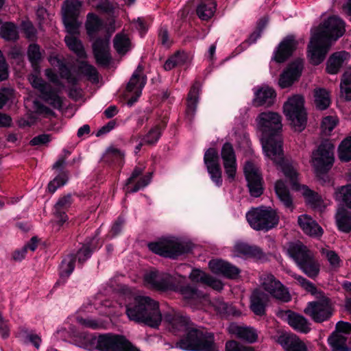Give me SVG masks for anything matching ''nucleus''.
Instances as JSON below:
<instances>
[{
	"mask_svg": "<svg viewBox=\"0 0 351 351\" xmlns=\"http://www.w3.org/2000/svg\"><path fill=\"white\" fill-rule=\"evenodd\" d=\"M256 123L257 129L262 133L261 143L265 156L281 169L294 190L301 191L308 204L322 210L327 204L324 203L322 197L306 186L299 184L295 165L284 158L282 141L279 134L282 129L280 114L271 111L262 112L256 119Z\"/></svg>",
	"mask_w": 351,
	"mask_h": 351,
	"instance_id": "1",
	"label": "nucleus"
},
{
	"mask_svg": "<svg viewBox=\"0 0 351 351\" xmlns=\"http://www.w3.org/2000/svg\"><path fill=\"white\" fill-rule=\"evenodd\" d=\"M344 32V22L337 16L329 17L313 32L308 51L311 62L314 65L322 62L331 45L330 40H337Z\"/></svg>",
	"mask_w": 351,
	"mask_h": 351,
	"instance_id": "2",
	"label": "nucleus"
},
{
	"mask_svg": "<svg viewBox=\"0 0 351 351\" xmlns=\"http://www.w3.org/2000/svg\"><path fill=\"white\" fill-rule=\"evenodd\" d=\"M184 280V276H173L157 270L149 271L144 276V282L147 287L160 291L176 290L180 293L186 302L194 300L200 301L205 298L206 295L198 291L195 287L180 285V283Z\"/></svg>",
	"mask_w": 351,
	"mask_h": 351,
	"instance_id": "3",
	"label": "nucleus"
},
{
	"mask_svg": "<svg viewBox=\"0 0 351 351\" xmlns=\"http://www.w3.org/2000/svg\"><path fill=\"white\" fill-rule=\"evenodd\" d=\"M126 315L130 320L144 323L152 327H157L160 324L162 315L158 304L144 295H136L126 306Z\"/></svg>",
	"mask_w": 351,
	"mask_h": 351,
	"instance_id": "4",
	"label": "nucleus"
},
{
	"mask_svg": "<svg viewBox=\"0 0 351 351\" xmlns=\"http://www.w3.org/2000/svg\"><path fill=\"white\" fill-rule=\"evenodd\" d=\"M27 56L35 73H32L28 77V80L32 86L37 89L41 98L55 108H60L62 106V98L43 79L38 76L39 73L38 63L42 59V53L40 47L36 44H31L27 50Z\"/></svg>",
	"mask_w": 351,
	"mask_h": 351,
	"instance_id": "5",
	"label": "nucleus"
},
{
	"mask_svg": "<svg viewBox=\"0 0 351 351\" xmlns=\"http://www.w3.org/2000/svg\"><path fill=\"white\" fill-rule=\"evenodd\" d=\"M177 347L187 351H218L212 332L192 328L177 343Z\"/></svg>",
	"mask_w": 351,
	"mask_h": 351,
	"instance_id": "6",
	"label": "nucleus"
},
{
	"mask_svg": "<svg viewBox=\"0 0 351 351\" xmlns=\"http://www.w3.org/2000/svg\"><path fill=\"white\" fill-rule=\"evenodd\" d=\"M287 254L308 277L313 278L318 275L319 263L314 258L313 253L300 241L289 243Z\"/></svg>",
	"mask_w": 351,
	"mask_h": 351,
	"instance_id": "7",
	"label": "nucleus"
},
{
	"mask_svg": "<svg viewBox=\"0 0 351 351\" xmlns=\"http://www.w3.org/2000/svg\"><path fill=\"white\" fill-rule=\"evenodd\" d=\"M284 114L295 131H302L307 121L304 98L300 95L289 97L283 106Z\"/></svg>",
	"mask_w": 351,
	"mask_h": 351,
	"instance_id": "8",
	"label": "nucleus"
},
{
	"mask_svg": "<svg viewBox=\"0 0 351 351\" xmlns=\"http://www.w3.org/2000/svg\"><path fill=\"white\" fill-rule=\"evenodd\" d=\"M246 219L256 230H268L276 226L279 221L276 211L265 207L252 208L246 213Z\"/></svg>",
	"mask_w": 351,
	"mask_h": 351,
	"instance_id": "9",
	"label": "nucleus"
},
{
	"mask_svg": "<svg viewBox=\"0 0 351 351\" xmlns=\"http://www.w3.org/2000/svg\"><path fill=\"white\" fill-rule=\"evenodd\" d=\"M121 26L114 19L109 21L105 25V36L103 38H98L93 43V49L97 63L102 65H107L110 60L109 53V42L111 35Z\"/></svg>",
	"mask_w": 351,
	"mask_h": 351,
	"instance_id": "10",
	"label": "nucleus"
},
{
	"mask_svg": "<svg viewBox=\"0 0 351 351\" xmlns=\"http://www.w3.org/2000/svg\"><path fill=\"white\" fill-rule=\"evenodd\" d=\"M334 149V145L326 141L313 152L311 162L317 173L326 172L330 169L335 159Z\"/></svg>",
	"mask_w": 351,
	"mask_h": 351,
	"instance_id": "11",
	"label": "nucleus"
},
{
	"mask_svg": "<svg viewBox=\"0 0 351 351\" xmlns=\"http://www.w3.org/2000/svg\"><path fill=\"white\" fill-rule=\"evenodd\" d=\"M97 348L101 351H140L124 337L107 334L96 339Z\"/></svg>",
	"mask_w": 351,
	"mask_h": 351,
	"instance_id": "12",
	"label": "nucleus"
},
{
	"mask_svg": "<svg viewBox=\"0 0 351 351\" xmlns=\"http://www.w3.org/2000/svg\"><path fill=\"white\" fill-rule=\"evenodd\" d=\"M148 247L154 253L170 258H175L186 251L184 245L175 238L162 239L157 242L149 243Z\"/></svg>",
	"mask_w": 351,
	"mask_h": 351,
	"instance_id": "13",
	"label": "nucleus"
},
{
	"mask_svg": "<svg viewBox=\"0 0 351 351\" xmlns=\"http://www.w3.org/2000/svg\"><path fill=\"white\" fill-rule=\"evenodd\" d=\"M82 8L80 0H66L62 7L63 21L66 31L71 33L77 32L80 23L77 21Z\"/></svg>",
	"mask_w": 351,
	"mask_h": 351,
	"instance_id": "14",
	"label": "nucleus"
},
{
	"mask_svg": "<svg viewBox=\"0 0 351 351\" xmlns=\"http://www.w3.org/2000/svg\"><path fill=\"white\" fill-rule=\"evenodd\" d=\"M261 287L272 297L282 302H289L291 295L287 288L271 274H263L260 277Z\"/></svg>",
	"mask_w": 351,
	"mask_h": 351,
	"instance_id": "15",
	"label": "nucleus"
},
{
	"mask_svg": "<svg viewBox=\"0 0 351 351\" xmlns=\"http://www.w3.org/2000/svg\"><path fill=\"white\" fill-rule=\"evenodd\" d=\"M143 66L138 65L133 73L126 87L125 97H128V105L132 106L141 96L146 84V77L143 73Z\"/></svg>",
	"mask_w": 351,
	"mask_h": 351,
	"instance_id": "16",
	"label": "nucleus"
},
{
	"mask_svg": "<svg viewBox=\"0 0 351 351\" xmlns=\"http://www.w3.org/2000/svg\"><path fill=\"white\" fill-rule=\"evenodd\" d=\"M243 171L251 195L259 197L263 193L262 177L259 167L252 161H247Z\"/></svg>",
	"mask_w": 351,
	"mask_h": 351,
	"instance_id": "17",
	"label": "nucleus"
},
{
	"mask_svg": "<svg viewBox=\"0 0 351 351\" xmlns=\"http://www.w3.org/2000/svg\"><path fill=\"white\" fill-rule=\"evenodd\" d=\"M304 311L316 322H322L332 315L330 301L326 298L309 302Z\"/></svg>",
	"mask_w": 351,
	"mask_h": 351,
	"instance_id": "18",
	"label": "nucleus"
},
{
	"mask_svg": "<svg viewBox=\"0 0 351 351\" xmlns=\"http://www.w3.org/2000/svg\"><path fill=\"white\" fill-rule=\"evenodd\" d=\"M221 156L228 180L232 182L237 174V162L234 150L230 143H226L223 145Z\"/></svg>",
	"mask_w": 351,
	"mask_h": 351,
	"instance_id": "19",
	"label": "nucleus"
},
{
	"mask_svg": "<svg viewBox=\"0 0 351 351\" xmlns=\"http://www.w3.org/2000/svg\"><path fill=\"white\" fill-rule=\"evenodd\" d=\"M204 160L212 181L216 186H221V171L218 162V153L217 150L214 148H209L205 152Z\"/></svg>",
	"mask_w": 351,
	"mask_h": 351,
	"instance_id": "20",
	"label": "nucleus"
},
{
	"mask_svg": "<svg viewBox=\"0 0 351 351\" xmlns=\"http://www.w3.org/2000/svg\"><path fill=\"white\" fill-rule=\"evenodd\" d=\"M198 291L201 292L202 293L206 295L205 298H204L202 300L198 301V300H193V301H186V302L191 305V306H197L199 304H202L204 305L207 304H210L215 308V310L219 313L220 315L223 316H228V315H234L237 316L239 315V313L235 309L234 306L232 305H228L227 303H225L221 299H215L213 302H211L208 296V294L206 293H204L195 287Z\"/></svg>",
	"mask_w": 351,
	"mask_h": 351,
	"instance_id": "21",
	"label": "nucleus"
},
{
	"mask_svg": "<svg viewBox=\"0 0 351 351\" xmlns=\"http://www.w3.org/2000/svg\"><path fill=\"white\" fill-rule=\"evenodd\" d=\"M302 69V60L298 59L291 62L281 74L278 82L279 86L284 88L292 85L300 77Z\"/></svg>",
	"mask_w": 351,
	"mask_h": 351,
	"instance_id": "22",
	"label": "nucleus"
},
{
	"mask_svg": "<svg viewBox=\"0 0 351 351\" xmlns=\"http://www.w3.org/2000/svg\"><path fill=\"white\" fill-rule=\"evenodd\" d=\"M88 36L94 42L98 38H103L105 36V25L101 19L94 13H88L85 23Z\"/></svg>",
	"mask_w": 351,
	"mask_h": 351,
	"instance_id": "23",
	"label": "nucleus"
},
{
	"mask_svg": "<svg viewBox=\"0 0 351 351\" xmlns=\"http://www.w3.org/2000/svg\"><path fill=\"white\" fill-rule=\"evenodd\" d=\"M254 98L253 99V104L255 106H271L276 97L274 90L267 86H257L254 88Z\"/></svg>",
	"mask_w": 351,
	"mask_h": 351,
	"instance_id": "24",
	"label": "nucleus"
},
{
	"mask_svg": "<svg viewBox=\"0 0 351 351\" xmlns=\"http://www.w3.org/2000/svg\"><path fill=\"white\" fill-rule=\"evenodd\" d=\"M208 265L213 272L221 274L229 278H234L240 273V270L237 267L222 260H212L209 262Z\"/></svg>",
	"mask_w": 351,
	"mask_h": 351,
	"instance_id": "25",
	"label": "nucleus"
},
{
	"mask_svg": "<svg viewBox=\"0 0 351 351\" xmlns=\"http://www.w3.org/2000/svg\"><path fill=\"white\" fill-rule=\"evenodd\" d=\"M350 58L348 52L341 51L332 53L328 58L326 63V71L329 74H337L340 69L348 63Z\"/></svg>",
	"mask_w": 351,
	"mask_h": 351,
	"instance_id": "26",
	"label": "nucleus"
},
{
	"mask_svg": "<svg viewBox=\"0 0 351 351\" xmlns=\"http://www.w3.org/2000/svg\"><path fill=\"white\" fill-rule=\"evenodd\" d=\"M297 43L293 36L284 39L274 53V60L277 62H282L288 58L295 50Z\"/></svg>",
	"mask_w": 351,
	"mask_h": 351,
	"instance_id": "27",
	"label": "nucleus"
},
{
	"mask_svg": "<svg viewBox=\"0 0 351 351\" xmlns=\"http://www.w3.org/2000/svg\"><path fill=\"white\" fill-rule=\"evenodd\" d=\"M285 314L289 325L297 332L308 333L311 330V324L304 316L291 311Z\"/></svg>",
	"mask_w": 351,
	"mask_h": 351,
	"instance_id": "28",
	"label": "nucleus"
},
{
	"mask_svg": "<svg viewBox=\"0 0 351 351\" xmlns=\"http://www.w3.org/2000/svg\"><path fill=\"white\" fill-rule=\"evenodd\" d=\"M298 224L304 233L311 237H319L323 234L320 226L308 215H302L298 217Z\"/></svg>",
	"mask_w": 351,
	"mask_h": 351,
	"instance_id": "29",
	"label": "nucleus"
},
{
	"mask_svg": "<svg viewBox=\"0 0 351 351\" xmlns=\"http://www.w3.org/2000/svg\"><path fill=\"white\" fill-rule=\"evenodd\" d=\"M143 171V169L141 167H135L132 173L131 176L127 180L125 191L127 193H136L139 190L143 189L149 184L152 179V174L144 176L136 183L134 187L131 188L130 184H132L134 180L138 177Z\"/></svg>",
	"mask_w": 351,
	"mask_h": 351,
	"instance_id": "30",
	"label": "nucleus"
},
{
	"mask_svg": "<svg viewBox=\"0 0 351 351\" xmlns=\"http://www.w3.org/2000/svg\"><path fill=\"white\" fill-rule=\"evenodd\" d=\"M189 278L192 282L204 283L217 291H220L223 289V284L219 280L206 274L199 269H193L190 273Z\"/></svg>",
	"mask_w": 351,
	"mask_h": 351,
	"instance_id": "31",
	"label": "nucleus"
},
{
	"mask_svg": "<svg viewBox=\"0 0 351 351\" xmlns=\"http://www.w3.org/2000/svg\"><path fill=\"white\" fill-rule=\"evenodd\" d=\"M228 331L230 333L236 335L238 338L249 343H254L257 340V332L251 327L232 324L228 327Z\"/></svg>",
	"mask_w": 351,
	"mask_h": 351,
	"instance_id": "32",
	"label": "nucleus"
},
{
	"mask_svg": "<svg viewBox=\"0 0 351 351\" xmlns=\"http://www.w3.org/2000/svg\"><path fill=\"white\" fill-rule=\"evenodd\" d=\"M165 319L169 322L171 326V330L174 332L184 331L186 334L189 330L193 328L189 326L188 318L178 314H168L165 317Z\"/></svg>",
	"mask_w": 351,
	"mask_h": 351,
	"instance_id": "33",
	"label": "nucleus"
},
{
	"mask_svg": "<svg viewBox=\"0 0 351 351\" xmlns=\"http://www.w3.org/2000/svg\"><path fill=\"white\" fill-rule=\"evenodd\" d=\"M234 252L237 256H246L256 259L263 256V252L256 246H251L243 242H237L234 246Z\"/></svg>",
	"mask_w": 351,
	"mask_h": 351,
	"instance_id": "34",
	"label": "nucleus"
},
{
	"mask_svg": "<svg viewBox=\"0 0 351 351\" xmlns=\"http://www.w3.org/2000/svg\"><path fill=\"white\" fill-rule=\"evenodd\" d=\"M275 191L283 206L292 211L293 210V199L282 180L276 182Z\"/></svg>",
	"mask_w": 351,
	"mask_h": 351,
	"instance_id": "35",
	"label": "nucleus"
},
{
	"mask_svg": "<svg viewBox=\"0 0 351 351\" xmlns=\"http://www.w3.org/2000/svg\"><path fill=\"white\" fill-rule=\"evenodd\" d=\"M267 302V296L261 291L256 290L251 296L250 308L252 311L258 315H263L265 313V304Z\"/></svg>",
	"mask_w": 351,
	"mask_h": 351,
	"instance_id": "36",
	"label": "nucleus"
},
{
	"mask_svg": "<svg viewBox=\"0 0 351 351\" xmlns=\"http://www.w3.org/2000/svg\"><path fill=\"white\" fill-rule=\"evenodd\" d=\"M68 32V35L65 36L64 40L67 47L70 50L73 51L79 58H84L86 53L81 41L77 38L76 35L79 34L77 32L71 33Z\"/></svg>",
	"mask_w": 351,
	"mask_h": 351,
	"instance_id": "37",
	"label": "nucleus"
},
{
	"mask_svg": "<svg viewBox=\"0 0 351 351\" xmlns=\"http://www.w3.org/2000/svg\"><path fill=\"white\" fill-rule=\"evenodd\" d=\"M215 9L216 3L213 0H205L199 4L196 12L200 19L206 21L213 16Z\"/></svg>",
	"mask_w": 351,
	"mask_h": 351,
	"instance_id": "38",
	"label": "nucleus"
},
{
	"mask_svg": "<svg viewBox=\"0 0 351 351\" xmlns=\"http://www.w3.org/2000/svg\"><path fill=\"white\" fill-rule=\"evenodd\" d=\"M200 86H201L199 82H195L189 93L186 108V114L188 116L192 117L196 110Z\"/></svg>",
	"mask_w": 351,
	"mask_h": 351,
	"instance_id": "39",
	"label": "nucleus"
},
{
	"mask_svg": "<svg viewBox=\"0 0 351 351\" xmlns=\"http://www.w3.org/2000/svg\"><path fill=\"white\" fill-rule=\"evenodd\" d=\"M336 223L339 230L344 232L351 231V213L344 210H339L335 216Z\"/></svg>",
	"mask_w": 351,
	"mask_h": 351,
	"instance_id": "40",
	"label": "nucleus"
},
{
	"mask_svg": "<svg viewBox=\"0 0 351 351\" xmlns=\"http://www.w3.org/2000/svg\"><path fill=\"white\" fill-rule=\"evenodd\" d=\"M340 96L346 101L351 100V67H349L342 75Z\"/></svg>",
	"mask_w": 351,
	"mask_h": 351,
	"instance_id": "41",
	"label": "nucleus"
},
{
	"mask_svg": "<svg viewBox=\"0 0 351 351\" xmlns=\"http://www.w3.org/2000/svg\"><path fill=\"white\" fill-rule=\"evenodd\" d=\"M315 103L316 107L319 110L326 109L330 104V96L329 92L324 88H317L315 90Z\"/></svg>",
	"mask_w": 351,
	"mask_h": 351,
	"instance_id": "42",
	"label": "nucleus"
},
{
	"mask_svg": "<svg viewBox=\"0 0 351 351\" xmlns=\"http://www.w3.org/2000/svg\"><path fill=\"white\" fill-rule=\"evenodd\" d=\"M189 60L190 57L188 53L185 52H178L166 60L164 64V69L166 71H170L176 66L184 64Z\"/></svg>",
	"mask_w": 351,
	"mask_h": 351,
	"instance_id": "43",
	"label": "nucleus"
},
{
	"mask_svg": "<svg viewBox=\"0 0 351 351\" xmlns=\"http://www.w3.org/2000/svg\"><path fill=\"white\" fill-rule=\"evenodd\" d=\"M346 340V336L343 334H339L335 331L328 339V343L333 351L347 350Z\"/></svg>",
	"mask_w": 351,
	"mask_h": 351,
	"instance_id": "44",
	"label": "nucleus"
},
{
	"mask_svg": "<svg viewBox=\"0 0 351 351\" xmlns=\"http://www.w3.org/2000/svg\"><path fill=\"white\" fill-rule=\"evenodd\" d=\"M114 47L119 54H125L131 49L130 38L123 33L117 34L114 38Z\"/></svg>",
	"mask_w": 351,
	"mask_h": 351,
	"instance_id": "45",
	"label": "nucleus"
},
{
	"mask_svg": "<svg viewBox=\"0 0 351 351\" xmlns=\"http://www.w3.org/2000/svg\"><path fill=\"white\" fill-rule=\"evenodd\" d=\"M75 257L73 254H70L63 259L60 266L61 278H66L71 275L75 268Z\"/></svg>",
	"mask_w": 351,
	"mask_h": 351,
	"instance_id": "46",
	"label": "nucleus"
},
{
	"mask_svg": "<svg viewBox=\"0 0 351 351\" xmlns=\"http://www.w3.org/2000/svg\"><path fill=\"white\" fill-rule=\"evenodd\" d=\"M18 337L24 342H31L37 349L40 348L41 343L40 337L32 332H29L25 328H21L19 332Z\"/></svg>",
	"mask_w": 351,
	"mask_h": 351,
	"instance_id": "47",
	"label": "nucleus"
},
{
	"mask_svg": "<svg viewBox=\"0 0 351 351\" xmlns=\"http://www.w3.org/2000/svg\"><path fill=\"white\" fill-rule=\"evenodd\" d=\"M48 60L52 66L57 69L61 77L66 78L69 80L70 71L62 60L60 59L56 55H51L49 57Z\"/></svg>",
	"mask_w": 351,
	"mask_h": 351,
	"instance_id": "48",
	"label": "nucleus"
},
{
	"mask_svg": "<svg viewBox=\"0 0 351 351\" xmlns=\"http://www.w3.org/2000/svg\"><path fill=\"white\" fill-rule=\"evenodd\" d=\"M335 197L338 201H342L351 208V184L337 189L335 192Z\"/></svg>",
	"mask_w": 351,
	"mask_h": 351,
	"instance_id": "49",
	"label": "nucleus"
},
{
	"mask_svg": "<svg viewBox=\"0 0 351 351\" xmlns=\"http://www.w3.org/2000/svg\"><path fill=\"white\" fill-rule=\"evenodd\" d=\"M0 35L5 40H14L18 38V31L13 23H7L1 26Z\"/></svg>",
	"mask_w": 351,
	"mask_h": 351,
	"instance_id": "50",
	"label": "nucleus"
},
{
	"mask_svg": "<svg viewBox=\"0 0 351 351\" xmlns=\"http://www.w3.org/2000/svg\"><path fill=\"white\" fill-rule=\"evenodd\" d=\"M339 158L348 162L351 160V137L344 139L339 146Z\"/></svg>",
	"mask_w": 351,
	"mask_h": 351,
	"instance_id": "51",
	"label": "nucleus"
},
{
	"mask_svg": "<svg viewBox=\"0 0 351 351\" xmlns=\"http://www.w3.org/2000/svg\"><path fill=\"white\" fill-rule=\"evenodd\" d=\"M339 119L337 116L329 115L323 118L321 123V129L325 135H330L333 129L337 126Z\"/></svg>",
	"mask_w": 351,
	"mask_h": 351,
	"instance_id": "52",
	"label": "nucleus"
},
{
	"mask_svg": "<svg viewBox=\"0 0 351 351\" xmlns=\"http://www.w3.org/2000/svg\"><path fill=\"white\" fill-rule=\"evenodd\" d=\"M125 153L123 151L116 147H110L105 154V157L107 160H110L113 162H117L121 165L123 162Z\"/></svg>",
	"mask_w": 351,
	"mask_h": 351,
	"instance_id": "53",
	"label": "nucleus"
},
{
	"mask_svg": "<svg viewBox=\"0 0 351 351\" xmlns=\"http://www.w3.org/2000/svg\"><path fill=\"white\" fill-rule=\"evenodd\" d=\"M322 254L327 259L332 268L336 269L341 266V261L335 252L323 248L322 250Z\"/></svg>",
	"mask_w": 351,
	"mask_h": 351,
	"instance_id": "54",
	"label": "nucleus"
},
{
	"mask_svg": "<svg viewBox=\"0 0 351 351\" xmlns=\"http://www.w3.org/2000/svg\"><path fill=\"white\" fill-rule=\"evenodd\" d=\"M160 135L161 129L158 125H156L148 132L143 140L145 144L153 145L158 141Z\"/></svg>",
	"mask_w": 351,
	"mask_h": 351,
	"instance_id": "55",
	"label": "nucleus"
},
{
	"mask_svg": "<svg viewBox=\"0 0 351 351\" xmlns=\"http://www.w3.org/2000/svg\"><path fill=\"white\" fill-rule=\"evenodd\" d=\"M67 181V177L65 174H61L56 176L48 184V189L51 193H54L58 188L63 186Z\"/></svg>",
	"mask_w": 351,
	"mask_h": 351,
	"instance_id": "56",
	"label": "nucleus"
},
{
	"mask_svg": "<svg viewBox=\"0 0 351 351\" xmlns=\"http://www.w3.org/2000/svg\"><path fill=\"white\" fill-rule=\"evenodd\" d=\"M82 72L94 82L97 81V71L96 69L86 62H82L80 66Z\"/></svg>",
	"mask_w": 351,
	"mask_h": 351,
	"instance_id": "57",
	"label": "nucleus"
},
{
	"mask_svg": "<svg viewBox=\"0 0 351 351\" xmlns=\"http://www.w3.org/2000/svg\"><path fill=\"white\" fill-rule=\"evenodd\" d=\"M79 322L87 327L92 329H100V328H104L105 324L103 322L97 320L95 319L88 318V319H79Z\"/></svg>",
	"mask_w": 351,
	"mask_h": 351,
	"instance_id": "58",
	"label": "nucleus"
},
{
	"mask_svg": "<svg viewBox=\"0 0 351 351\" xmlns=\"http://www.w3.org/2000/svg\"><path fill=\"white\" fill-rule=\"evenodd\" d=\"M72 204V198L71 195H66L60 197L54 206L55 210L58 213L62 211L69 207Z\"/></svg>",
	"mask_w": 351,
	"mask_h": 351,
	"instance_id": "59",
	"label": "nucleus"
},
{
	"mask_svg": "<svg viewBox=\"0 0 351 351\" xmlns=\"http://www.w3.org/2000/svg\"><path fill=\"white\" fill-rule=\"evenodd\" d=\"M226 351H255L252 348L245 346L236 341H228L226 343Z\"/></svg>",
	"mask_w": 351,
	"mask_h": 351,
	"instance_id": "60",
	"label": "nucleus"
},
{
	"mask_svg": "<svg viewBox=\"0 0 351 351\" xmlns=\"http://www.w3.org/2000/svg\"><path fill=\"white\" fill-rule=\"evenodd\" d=\"M296 335L291 333L283 332L278 337L277 342L285 350L289 344L294 342Z\"/></svg>",
	"mask_w": 351,
	"mask_h": 351,
	"instance_id": "61",
	"label": "nucleus"
},
{
	"mask_svg": "<svg viewBox=\"0 0 351 351\" xmlns=\"http://www.w3.org/2000/svg\"><path fill=\"white\" fill-rule=\"evenodd\" d=\"M91 252L90 245H85L77 252L76 256H74L75 258H77L80 263H83L90 257Z\"/></svg>",
	"mask_w": 351,
	"mask_h": 351,
	"instance_id": "62",
	"label": "nucleus"
},
{
	"mask_svg": "<svg viewBox=\"0 0 351 351\" xmlns=\"http://www.w3.org/2000/svg\"><path fill=\"white\" fill-rule=\"evenodd\" d=\"M294 342L289 344L285 351H306V345L296 336Z\"/></svg>",
	"mask_w": 351,
	"mask_h": 351,
	"instance_id": "63",
	"label": "nucleus"
},
{
	"mask_svg": "<svg viewBox=\"0 0 351 351\" xmlns=\"http://www.w3.org/2000/svg\"><path fill=\"white\" fill-rule=\"evenodd\" d=\"M294 342L289 344L285 351H306V345L296 336Z\"/></svg>",
	"mask_w": 351,
	"mask_h": 351,
	"instance_id": "64",
	"label": "nucleus"
}]
</instances>
